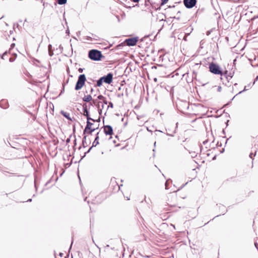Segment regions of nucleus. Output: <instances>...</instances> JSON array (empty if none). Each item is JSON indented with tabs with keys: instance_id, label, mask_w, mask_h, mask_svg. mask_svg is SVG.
<instances>
[{
	"instance_id": "4468645a",
	"label": "nucleus",
	"mask_w": 258,
	"mask_h": 258,
	"mask_svg": "<svg viewBox=\"0 0 258 258\" xmlns=\"http://www.w3.org/2000/svg\"><path fill=\"white\" fill-rule=\"evenodd\" d=\"M110 186L113 187V189L116 190H118L119 189V186L115 180H111Z\"/></svg>"
},
{
	"instance_id": "4be33fe9",
	"label": "nucleus",
	"mask_w": 258,
	"mask_h": 258,
	"mask_svg": "<svg viewBox=\"0 0 258 258\" xmlns=\"http://www.w3.org/2000/svg\"><path fill=\"white\" fill-rule=\"evenodd\" d=\"M109 107L112 108L113 107V104L112 102H109L108 104L106 106V110H107Z\"/></svg>"
},
{
	"instance_id": "9b49d317",
	"label": "nucleus",
	"mask_w": 258,
	"mask_h": 258,
	"mask_svg": "<svg viewBox=\"0 0 258 258\" xmlns=\"http://www.w3.org/2000/svg\"><path fill=\"white\" fill-rule=\"evenodd\" d=\"M104 132L106 135H112L113 134V130L110 125H105L104 126Z\"/></svg>"
},
{
	"instance_id": "0eeeda50",
	"label": "nucleus",
	"mask_w": 258,
	"mask_h": 258,
	"mask_svg": "<svg viewBox=\"0 0 258 258\" xmlns=\"http://www.w3.org/2000/svg\"><path fill=\"white\" fill-rule=\"evenodd\" d=\"M183 3L187 8H192L196 5L197 0H183Z\"/></svg>"
},
{
	"instance_id": "f03ea898",
	"label": "nucleus",
	"mask_w": 258,
	"mask_h": 258,
	"mask_svg": "<svg viewBox=\"0 0 258 258\" xmlns=\"http://www.w3.org/2000/svg\"><path fill=\"white\" fill-rule=\"evenodd\" d=\"M95 122L91 120H87V125L84 130V134H91L92 132L97 130L99 127V121L98 119H95Z\"/></svg>"
},
{
	"instance_id": "393cba45",
	"label": "nucleus",
	"mask_w": 258,
	"mask_h": 258,
	"mask_svg": "<svg viewBox=\"0 0 258 258\" xmlns=\"http://www.w3.org/2000/svg\"><path fill=\"white\" fill-rule=\"evenodd\" d=\"M217 91L220 92L222 90V87L220 86H217Z\"/></svg>"
},
{
	"instance_id": "9d476101",
	"label": "nucleus",
	"mask_w": 258,
	"mask_h": 258,
	"mask_svg": "<svg viewBox=\"0 0 258 258\" xmlns=\"http://www.w3.org/2000/svg\"><path fill=\"white\" fill-rule=\"evenodd\" d=\"M83 114L84 116H85L87 117V120H91V121L93 122H95V120L93 118H92L90 117L89 112L87 108V105H83Z\"/></svg>"
},
{
	"instance_id": "a211bd4d",
	"label": "nucleus",
	"mask_w": 258,
	"mask_h": 258,
	"mask_svg": "<svg viewBox=\"0 0 258 258\" xmlns=\"http://www.w3.org/2000/svg\"><path fill=\"white\" fill-rule=\"evenodd\" d=\"M256 131H254L253 133H252V137L253 139L254 143H258V135H256Z\"/></svg>"
},
{
	"instance_id": "6ab92c4d",
	"label": "nucleus",
	"mask_w": 258,
	"mask_h": 258,
	"mask_svg": "<svg viewBox=\"0 0 258 258\" xmlns=\"http://www.w3.org/2000/svg\"><path fill=\"white\" fill-rule=\"evenodd\" d=\"M103 79H102L101 78L98 80L97 82V86L98 87H100L101 86H102V83H103Z\"/></svg>"
},
{
	"instance_id": "39448f33",
	"label": "nucleus",
	"mask_w": 258,
	"mask_h": 258,
	"mask_svg": "<svg viewBox=\"0 0 258 258\" xmlns=\"http://www.w3.org/2000/svg\"><path fill=\"white\" fill-rule=\"evenodd\" d=\"M209 71L215 75H219L223 76V72L221 70L220 67L216 63L212 62L210 63L209 67Z\"/></svg>"
},
{
	"instance_id": "2f4dec72",
	"label": "nucleus",
	"mask_w": 258,
	"mask_h": 258,
	"mask_svg": "<svg viewBox=\"0 0 258 258\" xmlns=\"http://www.w3.org/2000/svg\"><path fill=\"white\" fill-rule=\"evenodd\" d=\"M31 201H32V200L30 199H29V200L27 201V202H31Z\"/></svg>"
},
{
	"instance_id": "1a4fd4ad",
	"label": "nucleus",
	"mask_w": 258,
	"mask_h": 258,
	"mask_svg": "<svg viewBox=\"0 0 258 258\" xmlns=\"http://www.w3.org/2000/svg\"><path fill=\"white\" fill-rule=\"evenodd\" d=\"M103 79V81L105 83L110 84L113 80V75L111 73H109L107 76L101 77Z\"/></svg>"
},
{
	"instance_id": "cd10ccee",
	"label": "nucleus",
	"mask_w": 258,
	"mask_h": 258,
	"mask_svg": "<svg viewBox=\"0 0 258 258\" xmlns=\"http://www.w3.org/2000/svg\"><path fill=\"white\" fill-rule=\"evenodd\" d=\"M9 60L10 62H13L15 60V58H12V57H11L10 59H9Z\"/></svg>"
},
{
	"instance_id": "b1692460",
	"label": "nucleus",
	"mask_w": 258,
	"mask_h": 258,
	"mask_svg": "<svg viewBox=\"0 0 258 258\" xmlns=\"http://www.w3.org/2000/svg\"><path fill=\"white\" fill-rule=\"evenodd\" d=\"M6 103V101H4V100H2V101H1L0 102V106H1L2 107H3V108H6V107H7L6 106V107H3V104H4V103Z\"/></svg>"
},
{
	"instance_id": "2eb2a0df",
	"label": "nucleus",
	"mask_w": 258,
	"mask_h": 258,
	"mask_svg": "<svg viewBox=\"0 0 258 258\" xmlns=\"http://www.w3.org/2000/svg\"><path fill=\"white\" fill-rule=\"evenodd\" d=\"M61 114L64 116L66 118L70 120H72V118L71 116L70 113L69 112H68L67 111H61Z\"/></svg>"
},
{
	"instance_id": "dca6fc26",
	"label": "nucleus",
	"mask_w": 258,
	"mask_h": 258,
	"mask_svg": "<svg viewBox=\"0 0 258 258\" xmlns=\"http://www.w3.org/2000/svg\"><path fill=\"white\" fill-rule=\"evenodd\" d=\"M131 193V191L129 189L125 191V192L123 193L124 196L126 199L127 200H130Z\"/></svg>"
},
{
	"instance_id": "bb28decb",
	"label": "nucleus",
	"mask_w": 258,
	"mask_h": 258,
	"mask_svg": "<svg viewBox=\"0 0 258 258\" xmlns=\"http://www.w3.org/2000/svg\"><path fill=\"white\" fill-rule=\"evenodd\" d=\"M255 156V154L254 155H253L252 153H250V155H249V157L250 158L252 159H253V157Z\"/></svg>"
},
{
	"instance_id": "f8f14e48",
	"label": "nucleus",
	"mask_w": 258,
	"mask_h": 258,
	"mask_svg": "<svg viewBox=\"0 0 258 258\" xmlns=\"http://www.w3.org/2000/svg\"><path fill=\"white\" fill-rule=\"evenodd\" d=\"M233 72H229L228 71H225L223 73V75L224 76L227 80L232 79L233 76Z\"/></svg>"
},
{
	"instance_id": "423d86ee",
	"label": "nucleus",
	"mask_w": 258,
	"mask_h": 258,
	"mask_svg": "<svg viewBox=\"0 0 258 258\" xmlns=\"http://www.w3.org/2000/svg\"><path fill=\"white\" fill-rule=\"evenodd\" d=\"M86 81V77L84 74L80 75L75 86V90H79L83 88Z\"/></svg>"
},
{
	"instance_id": "7c9ffc66",
	"label": "nucleus",
	"mask_w": 258,
	"mask_h": 258,
	"mask_svg": "<svg viewBox=\"0 0 258 258\" xmlns=\"http://www.w3.org/2000/svg\"><path fill=\"white\" fill-rule=\"evenodd\" d=\"M48 91V85L47 87L46 93Z\"/></svg>"
},
{
	"instance_id": "aec40b11",
	"label": "nucleus",
	"mask_w": 258,
	"mask_h": 258,
	"mask_svg": "<svg viewBox=\"0 0 258 258\" xmlns=\"http://www.w3.org/2000/svg\"><path fill=\"white\" fill-rule=\"evenodd\" d=\"M98 139H99V137H98V136H97L96 138H95L94 141L93 143V146H96L99 144Z\"/></svg>"
},
{
	"instance_id": "c756f323",
	"label": "nucleus",
	"mask_w": 258,
	"mask_h": 258,
	"mask_svg": "<svg viewBox=\"0 0 258 258\" xmlns=\"http://www.w3.org/2000/svg\"><path fill=\"white\" fill-rule=\"evenodd\" d=\"M79 71L80 72H82L83 71V70H82V69H79Z\"/></svg>"
},
{
	"instance_id": "412c9836",
	"label": "nucleus",
	"mask_w": 258,
	"mask_h": 258,
	"mask_svg": "<svg viewBox=\"0 0 258 258\" xmlns=\"http://www.w3.org/2000/svg\"><path fill=\"white\" fill-rule=\"evenodd\" d=\"M57 2L59 5H64L67 3V0H57Z\"/></svg>"
},
{
	"instance_id": "5701e85b",
	"label": "nucleus",
	"mask_w": 258,
	"mask_h": 258,
	"mask_svg": "<svg viewBox=\"0 0 258 258\" xmlns=\"http://www.w3.org/2000/svg\"><path fill=\"white\" fill-rule=\"evenodd\" d=\"M53 142L54 145H55L57 143H58L57 138V137H55L54 136H53Z\"/></svg>"
},
{
	"instance_id": "c85d7f7f",
	"label": "nucleus",
	"mask_w": 258,
	"mask_h": 258,
	"mask_svg": "<svg viewBox=\"0 0 258 258\" xmlns=\"http://www.w3.org/2000/svg\"><path fill=\"white\" fill-rule=\"evenodd\" d=\"M15 44L14 43H13L11 44V48H13L15 46Z\"/></svg>"
},
{
	"instance_id": "6e6552de",
	"label": "nucleus",
	"mask_w": 258,
	"mask_h": 258,
	"mask_svg": "<svg viewBox=\"0 0 258 258\" xmlns=\"http://www.w3.org/2000/svg\"><path fill=\"white\" fill-rule=\"evenodd\" d=\"M138 41L137 37L128 38L125 40V42L128 46H134Z\"/></svg>"
},
{
	"instance_id": "f3484780",
	"label": "nucleus",
	"mask_w": 258,
	"mask_h": 258,
	"mask_svg": "<svg viewBox=\"0 0 258 258\" xmlns=\"http://www.w3.org/2000/svg\"><path fill=\"white\" fill-rule=\"evenodd\" d=\"M83 100L84 101H85V102H89L91 100H92V101L93 100H92V97L90 95H88L85 96L83 97Z\"/></svg>"
},
{
	"instance_id": "20e7f679",
	"label": "nucleus",
	"mask_w": 258,
	"mask_h": 258,
	"mask_svg": "<svg viewBox=\"0 0 258 258\" xmlns=\"http://www.w3.org/2000/svg\"><path fill=\"white\" fill-rule=\"evenodd\" d=\"M89 57L94 61H98L103 57L101 52L96 49H92L89 51L88 54Z\"/></svg>"
},
{
	"instance_id": "7ed1b4c3",
	"label": "nucleus",
	"mask_w": 258,
	"mask_h": 258,
	"mask_svg": "<svg viewBox=\"0 0 258 258\" xmlns=\"http://www.w3.org/2000/svg\"><path fill=\"white\" fill-rule=\"evenodd\" d=\"M178 196L176 193H174L171 195H170L168 197L167 199V204L171 207H178L180 208L181 207L179 206V204L177 201Z\"/></svg>"
},
{
	"instance_id": "ddd939ff",
	"label": "nucleus",
	"mask_w": 258,
	"mask_h": 258,
	"mask_svg": "<svg viewBox=\"0 0 258 258\" xmlns=\"http://www.w3.org/2000/svg\"><path fill=\"white\" fill-rule=\"evenodd\" d=\"M103 201V199L101 196H98L95 197V199L92 202V204H101Z\"/></svg>"
},
{
	"instance_id": "473e14b6",
	"label": "nucleus",
	"mask_w": 258,
	"mask_h": 258,
	"mask_svg": "<svg viewBox=\"0 0 258 258\" xmlns=\"http://www.w3.org/2000/svg\"><path fill=\"white\" fill-rule=\"evenodd\" d=\"M147 1H148V2H150V0H147Z\"/></svg>"
},
{
	"instance_id": "f257e3e1",
	"label": "nucleus",
	"mask_w": 258,
	"mask_h": 258,
	"mask_svg": "<svg viewBox=\"0 0 258 258\" xmlns=\"http://www.w3.org/2000/svg\"><path fill=\"white\" fill-rule=\"evenodd\" d=\"M97 98L99 101L97 99H94L93 100V103L97 106L98 111L100 114L103 110H106V106L108 104V102L106 98L102 95H99Z\"/></svg>"
},
{
	"instance_id": "a878e982",
	"label": "nucleus",
	"mask_w": 258,
	"mask_h": 258,
	"mask_svg": "<svg viewBox=\"0 0 258 258\" xmlns=\"http://www.w3.org/2000/svg\"><path fill=\"white\" fill-rule=\"evenodd\" d=\"M168 1V0H162L161 5H163L167 3Z\"/></svg>"
}]
</instances>
